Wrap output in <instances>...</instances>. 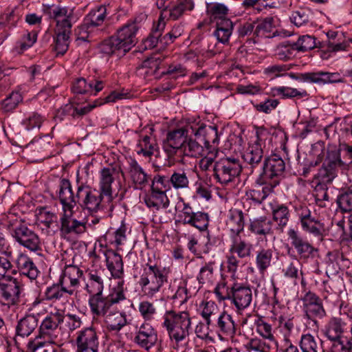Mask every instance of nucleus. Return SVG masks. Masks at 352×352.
Wrapping results in <instances>:
<instances>
[{"instance_id":"obj_1","label":"nucleus","mask_w":352,"mask_h":352,"mask_svg":"<svg viewBox=\"0 0 352 352\" xmlns=\"http://www.w3.org/2000/svg\"><path fill=\"white\" fill-rule=\"evenodd\" d=\"M219 141L217 127L188 121L184 126L168 132L163 149L168 166L186 164V157L198 158L210 149V143Z\"/></svg>"},{"instance_id":"obj_2","label":"nucleus","mask_w":352,"mask_h":352,"mask_svg":"<svg viewBox=\"0 0 352 352\" xmlns=\"http://www.w3.org/2000/svg\"><path fill=\"white\" fill-rule=\"evenodd\" d=\"M146 18L145 14H141L133 21L124 25L117 30L116 35L111 36L101 43V52L107 55H124L136 44V34L140 28V23Z\"/></svg>"},{"instance_id":"obj_3","label":"nucleus","mask_w":352,"mask_h":352,"mask_svg":"<svg viewBox=\"0 0 352 352\" xmlns=\"http://www.w3.org/2000/svg\"><path fill=\"white\" fill-rule=\"evenodd\" d=\"M59 199L63 207V213L60 218V232L62 235L72 233L80 234L86 231L85 223L73 218L75 201L74 192L69 179H63L60 181L59 189Z\"/></svg>"},{"instance_id":"obj_4","label":"nucleus","mask_w":352,"mask_h":352,"mask_svg":"<svg viewBox=\"0 0 352 352\" xmlns=\"http://www.w3.org/2000/svg\"><path fill=\"white\" fill-rule=\"evenodd\" d=\"M1 223L10 232L11 236L21 245L32 252L41 250L38 235L28 228L24 220L14 214H9L1 220Z\"/></svg>"},{"instance_id":"obj_5","label":"nucleus","mask_w":352,"mask_h":352,"mask_svg":"<svg viewBox=\"0 0 352 352\" xmlns=\"http://www.w3.org/2000/svg\"><path fill=\"white\" fill-rule=\"evenodd\" d=\"M191 318L188 311H167L164 318L163 327L171 341L176 344L188 340L191 331Z\"/></svg>"},{"instance_id":"obj_6","label":"nucleus","mask_w":352,"mask_h":352,"mask_svg":"<svg viewBox=\"0 0 352 352\" xmlns=\"http://www.w3.org/2000/svg\"><path fill=\"white\" fill-rule=\"evenodd\" d=\"M74 201L75 206L78 204L82 209L91 212L104 209L109 210L106 197L102 195V192L88 185L82 184L78 187L76 196L74 195Z\"/></svg>"},{"instance_id":"obj_7","label":"nucleus","mask_w":352,"mask_h":352,"mask_svg":"<svg viewBox=\"0 0 352 352\" xmlns=\"http://www.w3.org/2000/svg\"><path fill=\"white\" fill-rule=\"evenodd\" d=\"M168 280L164 270L157 265L147 263L140 276L139 284L143 294L150 298L160 292L161 287Z\"/></svg>"},{"instance_id":"obj_8","label":"nucleus","mask_w":352,"mask_h":352,"mask_svg":"<svg viewBox=\"0 0 352 352\" xmlns=\"http://www.w3.org/2000/svg\"><path fill=\"white\" fill-rule=\"evenodd\" d=\"M122 290H115L107 296L102 293L94 294L89 299V305L93 314L97 316H104L111 309H117L119 303L125 300Z\"/></svg>"},{"instance_id":"obj_9","label":"nucleus","mask_w":352,"mask_h":352,"mask_svg":"<svg viewBox=\"0 0 352 352\" xmlns=\"http://www.w3.org/2000/svg\"><path fill=\"white\" fill-rule=\"evenodd\" d=\"M261 167L262 170L258 178V182L268 184L272 187L278 185L285 170L284 160L276 154L271 155L265 159Z\"/></svg>"},{"instance_id":"obj_10","label":"nucleus","mask_w":352,"mask_h":352,"mask_svg":"<svg viewBox=\"0 0 352 352\" xmlns=\"http://www.w3.org/2000/svg\"><path fill=\"white\" fill-rule=\"evenodd\" d=\"M242 170L239 160L234 157L221 158L213 165L215 179L222 184H227L237 177Z\"/></svg>"},{"instance_id":"obj_11","label":"nucleus","mask_w":352,"mask_h":352,"mask_svg":"<svg viewBox=\"0 0 352 352\" xmlns=\"http://www.w3.org/2000/svg\"><path fill=\"white\" fill-rule=\"evenodd\" d=\"M227 298L235 307L236 311L240 312L250 307L252 301V290L250 285L234 283L227 289Z\"/></svg>"},{"instance_id":"obj_12","label":"nucleus","mask_w":352,"mask_h":352,"mask_svg":"<svg viewBox=\"0 0 352 352\" xmlns=\"http://www.w3.org/2000/svg\"><path fill=\"white\" fill-rule=\"evenodd\" d=\"M65 316L60 312H50L41 322L36 338H43L54 342L57 338L58 327L63 322Z\"/></svg>"},{"instance_id":"obj_13","label":"nucleus","mask_w":352,"mask_h":352,"mask_svg":"<svg viewBox=\"0 0 352 352\" xmlns=\"http://www.w3.org/2000/svg\"><path fill=\"white\" fill-rule=\"evenodd\" d=\"M21 290V283L10 276L5 282L0 283V302L8 306L16 305L19 301Z\"/></svg>"},{"instance_id":"obj_14","label":"nucleus","mask_w":352,"mask_h":352,"mask_svg":"<svg viewBox=\"0 0 352 352\" xmlns=\"http://www.w3.org/2000/svg\"><path fill=\"white\" fill-rule=\"evenodd\" d=\"M76 344L77 352H98L99 342L96 329L91 327L80 331Z\"/></svg>"},{"instance_id":"obj_15","label":"nucleus","mask_w":352,"mask_h":352,"mask_svg":"<svg viewBox=\"0 0 352 352\" xmlns=\"http://www.w3.org/2000/svg\"><path fill=\"white\" fill-rule=\"evenodd\" d=\"M157 341V334L149 323H143L136 331L133 342L140 348L148 351Z\"/></svg>"},{"instance_id":"obj_16","label":"nucleus","mask_w":352,"mask_h":352,"mask_svg":"<svg viewBox=\"0 0 352 352\" xmlns=\"http://www.w3.org/2000/svg\"><path fill=\"white\" fill-rule=\"evenodd\" d=\"M82 275V272L78 267L71 265L65 267L58 281L67 290V295L72 296L76 294Z\"/></svg>"},{"instance_id":"obj_17","label":"nucleus","mask_w":352,"mask_h":352,"mask_svg":"<svg viewBox=\"0 0 352 352\" xmlns=\"http://www.w3.org/2000/svg\"><path fill=\"white\" fill-rule=\"evenodd\" d=\"M265 132L263 129H258L256 131L257 140L252 145H250L243 154V160L250 166L253 172L261 164L263 156V149L258 142L261 140V135Z\"/></svg>"},{"instance_id":"obj_18","label":"nucleus","mask_w":352,"mask_h":352,"mask_svg":"<svg viewBox=\"0 0 352 352\" xmlns=\"http://www.w3.org/2000/svg\"><path fill=\"white\" fill-rule=\"evenodd\" d=\"M45 14L57 21L58 28H72V19L74 16L72 9L53 5L45 10Z\"/></svg>"},{"instance_id":"obj_19","label":"nucleus","mask_w":352,"mask_h":352,"mask_svg":"<svg viewBox=\"0 0 352 352\" xmlns=\"http://www.w3.org/2000/svg\"><path fill=\"white\" fill-rule=\"evenodd\" d=\"M38 315L28 314L20 319L16 327L14 342L16 346L19 345L20 338L28 337L38 327Z\"/></svg>"},{"instance_id":"obj_20","label":"nucleus","mask_w":352,"mask_h":352,"mask_svg":"<svg viewBox=\"0 0 352 352\" xmlns=\"http://www.w3.org/2000/svg\"><path fill=\"white\" fill-rule=\"evenodd\" d=\"M127 173L135 188L142 190L147 185L150 177L135 160L128 161Z\"/></svg>"},{"instance_id":"obj_21","label":"nucleus","mask_w":352,"mask_h":352,"mask_svg":"<svg viewBox=\"0 0 352 352\" xmlns=\"http://www.w3.org/2000/svg\"><path fill=\"white\" fill-rule=\"evenodd\" d=\"M115 173V168H104L100 171L99 190L102 192V195H104L106 197L107 202L109 206V210L113 209L111 184L114 180L113 175Z\"/></svg>"},{"instance_id":"obj_22","label":"nucleus","mask_w":352,"mask_h":352,"mask_svg":"<svg viewBox=\"0 0 352 352\" xmlns=\"http://www.w3.org/2000/svg\"><path fill=\"white\" fill-rule=\"evenodd\" d=\"M105 257L106 265L114 278H120L124 274L123 262L121 256L112 250H100Z\"/></svg>"},{"instance_id":"obj_23","label":"nucleus","mask_w":352,"mask_h":352,"mask_svg":"<svg viewBox=\"0 0 352 352\" xmlns=\"http://www.w3.org/2000/svg\"><path fill=\"white\" fill-rule=\"evenodd\" d=\"M326 228L324 222L320 217H313L309 214V248L317 250L314 246L321 243L326 234Z\"/></svg>"},{"instance_id":"obj_24","label":"nucleus","mask_w":352,"mask_h":352,"mask_svg":"<svg viewBox=\"0 0 352 352\" xmlns=\"http://www.w3.org/2000/svg\"><path fill=\"white\" fill-rule=\"evenodd\" d=\"M214 327L219 336L232 338L236 333V324L233 317L226 311L218 316Z\"/></svg>"},{"instance_id":"obj_25","label":"nucleus","mask_w":352,"mask_h":352,"mask_svg":"<svg viewBox=\"0 0 352 352\" xmlns=\"http://www.w3.org/2000/svg\"><path fill=\"white\" fill-rule=\"evenodd\" d=\"M15 265L19 274L30 280H35L40 273L32 259L27 254H19L16 258Z\"/></svg>"},{"instance_id":"obj_26","label":"nucleus","mask_w":352,"mask_h":352,"mask_svg":"<svg viewBox=\"0 0 352 352\" xmlns=\"http://www.w3.org/2000/svg\"><path fill=\"white\" fill-rule=\"evenodd\" d=\"M144 201L147 207L156 210L167 208L170 203L165 190L155 188H151V192L144 197Z\"/></svg>"},{"instance_id":"obj_27","label":"nucleus","mask_w":352,"mask_h":352,"mask_svg":"<svg viewBox=\"0 0 352 352\" xmlns=\"http://www.w3.org/2000/svg\"><path fill=\"white\" fill-rule=\"evenodd\" d=\"M346 329V322L340 318H333L329 322L326 328V335L331 340L344 341L345 338H342V334Z\"/></svg>"},{"instance_id":"obj_28","label":"nucleus","mask_w":352,"mask_h":352,"mask_svg":"<svg viewBox=\"0 0 352 352\" xmlns=\"http://www.w3.org/2000/svg\"><path fill=\"white\" fill-rule=\"evenodd\" d=\"M107 8L104 6H100L92 10L85 16L80 29L85 30L102 25L107 18Z\"/></svg>"},{"instance_id":"obj_29","label":"nucleus","mask_w":352,"mask_h":352,"mask_svg":"<svg viewBox=\"0 0 352 352\" xmlns=\"http://www.w3.org/2000/svg\"><path fill=\"white\" fill-rule=\"evenodd\" d=\"M104 316V322L111 331H119L127 324L126 315L124 310L111 309Z\"/></svg>"},{"instance_id":"obj_30","label":"nucleus","mask_w":352,"mask_h":352,"mask_svg":"<svg viewBox=\"0 0 352 352\" xmlns=\"http://www.w3.org/2000/svg\"><path fill=\"white\" fill-rule=\"evenodd\" d=\"M272 221L265 216L250 220L249 230L256 235L266 236L272 234Z\"/></svg>"},{"instance_id":"obj_31","label":"nucleus","mask_w":352,"mask_h":352,"mask_svg":"<svg viewBox=\"0 0 352 352\" xmlns=\"http://www.w3.org/2000/svg\"><path fill=\"white\" fill-rule=\"evenodd\" d=\"M70 33L71 28H57L54 38V50L56 52V56H63L68 50Z\"/></svg>"},{"instance_id":"obj_32","label":"nucleus","mask_w":352,"mask_h":352,"mask_svg":"<svg viewBox=\"0 0 352 352\" xmlns=\"http://www.w3.org/2000/svg\"><path fill=\"white\" fill-rule=\"evenodd\" d=\"M232 245L229 252L230 254H236L239 258H245L252 255V245L250 243L242 240L239 236H232Z\"/></svg>"},{"instance_id":"obj_33","label":"nucleus","mask_w":352,"mask_h":352,"mask_svg":"<svg viewBox=\"0 0 352 352\" xmlns=\"http://www.w3.org/2000/svg\"><path fill=\"white\" fill-rule=\"evenodd\" d=\"M257 183L258 186L246 192L245 197L247 200H252L256 204H261L274 187H272L268 184H261L258 180Z\"/></svg>"},{"instance_id":"obj_34","label":"nucleus","mask_w":352,"mask_h":352,"mask_svg":"<svg viewBox=\"0 0 352 352\" xmlns=\"http://www.w3.org/2000/svg\"><path fill=\"white\" fill-rule=\"evenodd\" d=\"M169 181L171 186L176 190L188 189L190 186L189 170L184 168L174 170Z\"/></svg>"},{"instance_id":"obj_35","label":"nucleus","mask_w":352,"mask_h":352,"mask_svg":"<svg viewBox=\"0 0 352 352\" xmlns=\"http://www.w3.org/2000/svg\"><path fill=\"white\" fill-rule=\"evenodd\" d=\"M226 224L233 234V236H239L244 228L243 214L242 211L236 209L230 210Z\"/></svg>"},{"instance_id":"obj_36","label":"nucleus","mask_w":352,"mask_h":352,"mask_svg":"<svg viewBox=\"0 0 352 352\" xmlns=\"http://www.w3.org/2000/svg\"><path fill=\"white\" fill-rule=\"evenodd\" d=\"M233 27L234 24L230 19L217 21L214 35L220 43H227L232 33Z\"/></svg>"},{"instance_id":"obj_37","label":"nucleus","mask_w":352,"mask_h":352,"mask_svg":"<svg viewBox=\"0 0 352 352\" xmlns=\"http://www.w3.org/2000/svg\"><path fill=\"white\" fill-rule=\"evenodd\" d=\"M194 8V3L191 0H178L177 3L170 9L165 8L160 16L164 19L163 15L168 12L169 19L172 20L178 19L184 12L192 10Z\"/></svg>"},{"instance_id":"obj_38","label":"nucleus","mask_w":352,"mask_h":352,"mask_svg":"<svg viewBox=\"0 0 352 352\" xmlns=\"http://www.w3.org/2000/svg\"><path fill=\"white\" fill-rule=\"evenodd\" d=\"M165 26L164 19L160 16L157 25H154L151 33L144 41V49L153 48L158 42L160 43V38H162Z\"/></svg>"},{"instance_id":"obj_39","label":"nucleus","mask_w":352,"mask_h":352,"mask_svg":"<svg viewBox=\"0 0 352 352\" xmlns=\"http://www.w3.org/2000/svg\"><path fill=\"white\" fill-rule=\"evenodd\" d=\"M336 176V169L333 167L324 166L320 169L318 173V179L319 182H318L317 186L315 188V190L318 191L319 189L322 190L321 191V197L325 198L327 195L326 192L324 191V188L322 183H330L332 182L333 178Z\"/></svg>"},{"instance_id":"obj_40","label":"nucleus","mask_w":352,"mask_h":352,"mask_svg":"<svg viewBox=\"0 0 352 352\" xmlns=\"http://www.w3.org/2000/svg\"><path fill=\"white\" fill-rule=\"evenodd\" d=\"M273 256L271 249L262 248L256 252V265L261 274H264L270 267Z\"/></svg>"},{"instance_id":"obj_41","label":"nucleus","mask_w":352,"mask_h":352,"mask_svg":"<svg viewBox=\"0 0 352 352\" xmlns=\"http://www.w3.org/2000/svg\"><path fill=\"white\" fill-rule=\"evenodd\" d=\"M67 289L61 285L59 281L47 287L44 292V298L46 300L56 302L65 298L67 294Z\"/></svg>"},{"instance_id":"obj_42","label":"nucleus","mask_w":352,"mask_h":352,"mask_svg":"<svg viewBox=\"0 0 352 352\" xmlns=\"http://www.w3.org/2000/svg\"><path fill=\"white\" fill-rule=\"evenodd\" d=\"M27 346L30 352H59L61 351L59 346L55 344V340L38 343L31 340L28 342Z\"/></svg>"},{"instance_id":"obj_43","label":"nucleus","mask_w":352,"mask_h":352,"mask_svg":"<svg viewBox=\"0 0 352 352\" xmlns=\"http://www.w3.org/2000/svg\"><path fill=\"white\" fill-rule=\"evenodd\" d=\"M102 104L100 100H95L92 105H87L84 107H75L72 104H67L64 106V109L60 112L67 113L73 118L81 117L89 113L92 109Z\"/></svg>"},{"instance_id":"obj_44","label":"nucleus","mask_w":352,"mask_h":352,"mask_svg":"<svg viewBox=\"0 0 352 352\" xmlns=\"http://www.w3.org/2000/svg\"><path fill=\"white\" fill-rule=\"evenodd\" d=\"M89 281L86 287L91 295L102 293L104 288L103 278L97 272L91 271L89 273Z\"/></svg>"},{"instance_id":"obj_45","label":"nucleus","mask_w":352,"mask_h":352,"mask_svg":"<svg viewBox=\"0 0 352 352\" xmlns=\"http://www.w3.org/2000/svg\"><path fill=\"white\" fill-rule=\"evenodd\" d=\"M247 348L256 352H271L277 348V342H271L258 338L251 339L247 344Z\"/></svg>"},{"instance_id":"obj_46","label":"nucleus","mask_w":352,"mask_h":352,"mask_svg":"<svg viewBox=\"0 0 352 352\" xmlns=\"http://www.w3.org/2000/svg\"><path fill=\"white\" fill-rule=\"evenodd\" d=\"M227 7L222 3H214L208 6L207 12L210 17L211 21H221L223 19H229L227 17L228 14Z\"/></svg>"},{"instance_id":"obj_47","label":"nucleus","mask_w":352,"mask_h":352,"mask_svg":"<svg viewBox=\"0 0 352 352\" xmlns=\"http://www.w3.org/2000/svg\"><path fill=\"white\" fill-rule=\"evenodd\" d=\"M289 218V212L287 206L280 205L273 209V219L277 223V228L281 232L287 224Z\"/></svg>"},{"instance_id":"obj_48","label":"nucleus","mask_w":352,"mask_h":352,"mask_svg":"<svg viewBox=\"0 0 352 352\" xmlns=\"http://www.w3.org/2000/svg\"><path fill=\"white\" fill-rule=\"evenodd\" d=\"M325 154V146L323 142L319 141L311 145L309 151V166H317L320 163Z\"/></svg>"},{"instance_id":"obj_49","label":"nucleus","mask_w":352,"mask_h":352,"mask_svg":"<svg viewBox=\"0 0 352 352\" xmlns=\"http://www.w3.org/2000/svg\"><path fill=\"white\" fill-rule=\"evenodd\" d=\"M186 224L196 228L200 231L206 230L209 224V216L208 213L198 211L192 215L191 219Z\"/></svg>"},{"instance_id":"obj_50","label":"nucleus","mask_w":352,"mask_h":352,"mask_svg":"<svg viewBox=\"0 0 352 352\" xmlns=\"http://www.w3.org/2000/svg\"><path fill=\"white\" fill-rule=\"evenodd\" d=\"M325 315L322 300L314 294L309 292V319L311 317L321 318Z\"/></svg>"},{"instance_id":"obj_51","label":"nucleus","mask_w":352,"mask_h":352,"mask_svg":"<svg viewBox=\"0 0 352 352\" xmlns=\"http://www.w3.org/2000/svg\"><path fill=\"white\" fill-rule=\"evenodd\" d=\"M22 100L23 97L19 92L12 91L1 102V108L4 112H10L15 109Z\"/></svg>"},{"instance_id":"obj_52","label":"nucleus","mask_w":352,"mask_h":352,"mask_svg":"<svg viewBox=\"0 0 352 352\" xmlns=\"http://www.w3.org/2000/svg\"><path fill=\"white\" fill-rule=\"evenodd\" d=\"M273 28V19L265 18L262 21H256L254 34L256 36L270 37L268 34L272 32Z\"/></svg>"},{"instance_id":"obj_53","label":"nucleus","mask_w":352,"mask_h":352,"mask_svg":"<svg viewBox=\"0 0 352 352\" xmlns=\"http://www.w3.org/2000/svg\"><path fill=\"white\" fill-rule=\"evenodd\" d=\"M337 203L342 212H352V186L344 193L338 196Z\"/></svg>"},{"instance_id":"obj_54","label":"nucleus","mask_w":352,"mask_h":352,"mask_svg":"<svg viewBox=\"0 0 352 352\" xmlns=\"http://www.w3.org/2000/svg\"><path fill=\"white\" fill-rule=\"evenodd\" d=\"M288 235L292 239V244L297 252L300 255L305 254L308 250V243L305 242L298 233L293 229L289 230Z\"/></svg>"},{"instance_id":"obj_55","label":"nucleus","mask_w":352,"mask_h":352,"mask_svg":"<svg viewBox=\"0 0 352 352\" xmlns=\"http://www.w3.org/2000/svg\"><path fill=\"white\" fill-rule=\"evenodd\" d=\"M294 51L289 41L279 44L276 49V56L279 60H288L294 56Z\"/></svg>"},{"instance_id":"obj_56","label":"nucleus","mask_w":352,"mask_h":352,"mask_svg":"<svg viewBox=\"0 0 352 352\" xmlns=\"http://www.w3.org/2000/svg\"><path fill=\"white\" fill-rule=\"evenodd\" d=\"M214 261H209L200 269L197 276V280L199 283L204 284L207 280L210 278L214 272Z\"/></svg>"},{"instance_id":"obj_57","label":"nucleus","mask_w":352,"mask_h":352,"mask_svg":"<svg viewBox=\"0 0 352 352\" xmlns=\"http://www.w3.org/2000/svg\"><path fill=\"white\" fill-rule=\"evenodd\" d=\"M72 90L76 94H86L93 91V82H87L85 78H78L74 82Z\"/></svg>"},{"instance_id":"obj_58","label":"nucleus","mask_w":352,"mask_h":352,"mask_svg":"<svg viewBox=\"0 0 352 352\" xmlns=\"http://www.w3.org/2000/svg\"><path fill=\"white\" fill-rule=\"evenodd\" d=\"M295 209L300 219L302 228L305 229L308 228V206L307 203L305 201H299L296 204Z\"/></svg>"},{"instance_id":"obj_59","label":"nucleus","mask_w":352,"mask_h":352,"mask_svg":"<svg viewBox=\"0 0 352 352\" xmlns=\"http://www.w3.org/2000/svg\"><path fill=\"white\" fill-rule=\"evenodd\" d=\"M43 120V117L40 114L32 113L31 116L23 122V124L27 130H31L35 128L39 129Z\"/></svg>"},{"instance_id":"obj_60","label":"nucleus","mask_w":352,"mask_h":352,"mask_svg":"<svg viewBox=\"0 0 352 352\" xmlns=\"http://www.w3.org/2000/svg\"><path fill=\"white\" fill-rule=\"evenodd\" d=\"M256 21L248 20L239 23L237 28V33L239 38L250 35L254 32Z\"/></svg>"},{"instance_id":"obj_61","label":"nucleus","mask_w":352,"mask_h":352,"mask_svg":"<svg viewBox=\"0 0 352 352\" xmlns=\"http://www.w3.org/2000/svg\"><path fill=\"white\" fill-rule=\"evenodd\" d=\"M170 181L169 178L164 175H155L151 184V188H160L161 190H165V192L170 189Z\"/></svg>"},{"instance_id":"obj_62","label":"nucleus","mask_w":352,"mask_h":352,"mask_svg":"<svg viewBox=\"0 0 352 352\" xmlns=\"http://www.w3.org/2000/svg\"><path fill=\"white\" fill-rule=\"evenodd\" d=\"M258 333L268 342H276L272 333V326L267 322H262L257 327Z\"/></svg>"},{"instance_id":"obj_63","label":"nucleus","mask_w":352,"mask_h":352,"mask_svg":"<svg viewBox=\"0 0 352 352\" xmlns=\"http://www.w3.org/2000/svg\"><path fill=\"white\" fill-rule=\"evenodd\" d=\"M331 74L328 72H313L309 73V82L318 85L331 82Z\"/></svg>"},{"instance_id":"obj_64","label":"nucleus","mask_w":352,"mask_h":352,"mask_svg":"<svg viewBox=\"0 0 352 352\" xmlns=\"http://www.w3.org/2000/svg\"><path fill=\"white\" fill-rule=\"evenodd\" d=\"M139 311L144 319L151 320L155 313V308L153 303L142 301L140 303Z\"/></svg>"}]
</instances>
